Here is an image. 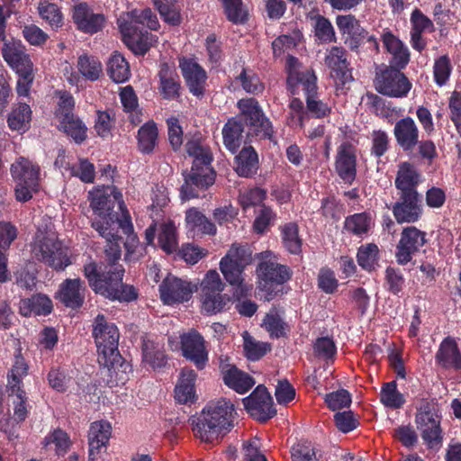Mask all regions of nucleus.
<instances>
[{
	"label": "nucleus",
	"mask_w": 461,
	"mask_h": 461,
	"mask_svg": "<svg viewBox=\"0 0 461 461\" xmlns=\"http://www.w3.org/2000/svg\"><path fill=\"white\" fill-rule=\"evenodd\" d=\"M91 226L106 240L104 249L107 265L104 268L98 267L95 262L84 266V276L87 279L91 289L97 294L111 301L130 303L138 298V290L131 285L123 284L124 267L118 264L122 250L120 240L122 238L112 228L104 226L101 221H92Z\"/></svg>",
	"instance_id": "1"
},
{
	"label": "nucleus",
	"mask_w": 461,
	"mask_h": 461,
	"mask_svg": "<svg viewBox=\"0 0 461 461\" xmlns=\"http://www.w3.org/2000/svg\"><path fill=\"white\" fill-rule=\"evenodd\" d=\"M185 149L193 158L191 169L183 172L184 184L180 188L181 199L187 201L199 197L201 192L212 186L215 182L216 172L212 166V151L200 139L188 140Z\"/></svg>",
	"instance_id": "2"
},
{
	"label": "nucleus",
	"mask_w": 461,
	"mask_h": 461,
	"mask_svg": "<svg viewBox=\"0 0 461 461\" xmlns=\"http://www.w3.org/2000/svg\"><path fill=\"white\" fill-rule=\"evenodd\" d=\"M420 175L410 162H402L394 180L398 200L390 207L398 224L417 222L422 216V196L418 192Z\"/></svg>",
	"instance_id": "3"
},
{
	"label": "nucleus",
	"mask_w": 461,
	"mask_h": 461,
	"mask_svg": "<svg viewBox=\"0 0 461 461\" xmlns=\"http://www.w3.org/2000/svg\"><path fill=\"white\" fill-rule=\"evenodd\" d=\"M234 405L221 398L210 402L199 416L190 419L194 435L205 443H213L233 428Z\"/></svg>",
	"instance_id": "4"
},
{
	"label": "nucleus",
	"mask_w": 461,
	"mask_h": 461,
	"mask_svg": "<svg viewBox=\"0 0 461 461\" xmlns=\"http://www.w3.org/2000/svg\"><path fill=\"white\" fill-rule=\"evenodd\" d=\"M269 250L257 254L259 262L256 267L258 288L264 293L265 300L271 301L283 292V285L288 282L293 272L286 265L271 258Z\"/></svg>",
	"instance_id": "5"
},
{
	"label": "nucleus",
	"mask_w": 461,
	"mask_h": 461,
	"mask_svg": "<svg viewBox=\"0 0 461 461\" xmlns=\"http://www.w3.org/2000/svg\"><path fill=\"white\" fill-rule=\"evenodd\" d=\"M252 261L250 249L241 244H232L220 261V270L224 279L234 287V295L246 296L252 285L245 282L243 275Z\"/></svg>",
	"instance_id": "6"
},
{
	"label": "nucleus",
	"mask_w": 461,
	"mask_h": 461,
	"mask_svg": "<svg viewBox=\"0 0 461 461\" xmlns=\"http://www.w3.org/2000/svg\"><path fill=\"white\" fill-rule=\"evenodd\" d=\"M442 413L438 401L422 399L415 413V424L429 448L439 447L443 442Z\"/></svg>",
	"instance_id": "7"
},
{
	"label": "nucleus",
	"mask_w": 461,
	"mask_h": 461,
	"mask_svg": "<svg viewBox=\"0 0 461 461\" xmlns=\"http://www.w3.org/2000/svg\"><path fill=\"white\" fill-rule=\"evenodd\" d=\"M90 207L105 227H111L118 220V211L125 210L122 193L113 185L97 187L89 192Z\"/></svg>",
	"instance_id": "8"
},
{
	"label": "nucleus",
	"mask_w": 461,
	"mask_h": 461,
	"mask_svg": "<svg viewBox=\"0 0 461 461\" xmlns=\"http://www.w3.org/2000/svg\"><path fill=\"white\" fill-rule=\"evenodd\" d=\"M11 175L15 183V197L27 202L39 189L40 167L28 158H18L11 166Z\"/></svg>",
	"instance_id": "9"
},
{
	"label": "nucleus",
	"mask_w": 461,
	"mask_h": 461,
	"mask_svg": "<svg viewBox=\"0 0 461 461\" xmlns=\"http://www.w3.org/2000/svg\"><path fill=\"white\" fill-rule=\"evenodd\" d=\"M225 284L216 270H209L200 284L202 310L208 315L225 310L230 302L228 294H222Z\"/></svg>",
	"instance_id": "10"
},
{
	"label": "nucleus",
	"mask_w": 461,
	"mask_h": 461,
	"mask_svg": "<svg viewBox=\"0 0 461 461\" xmlns=\"http://www.w3.org/2000/svg\"><path fill=\"white\" fill-rule=\"evenodd\" d=\"M404 68L384 66L375 73V90L385 96L404 98L410 93L412 84L402 71Z\"/></svg>",
	"instance_id": "11"
},
{
	"label": "nucleus",
	"mask_w": 461,
	"mask_h": 461,
	"mask_svg": "<svg viewBox=\"0 0 461 461\" xmlns=\"http://www.w3.org/2000/svg\"><path fill=\"white\" fill-rule=\"evenodd\" d=\"M240 110L238 115L242 119V122L252 128L258 135L263 139L271 140L274 135V129L271 122L264 114V112L257 99L242 98L237 103Z\"/></svg>",
	"instance_id": "12"
},
{
	"label": "nucleus",
	"mask_w": 461,
	"mask_h": 461,
	"mask_svg": "<svg viewBox=\"0 0 461 461\" xmlns=\"http://www.w3.org/2000/svg\"><path fill=\"white\" fill-rule=\"evenodd\" d=\"M35 258L55 270H64L71 261L61 242L53 236L44 235L33 248Z\"/></svg>",
	"instance_id": "13"
},
{
	"label": "nucleus",
	"mask_w": 461,
	"mask_h": 461,
	"mask_svg": "<svg viewBox=\"0 0 461 461\" xmlns=\"http://www.w3.org/2000/svg\"><path fill=\"white\" fill-rule=\"evenodd\" d=\"M93 336L95 338L98 357L105 359L106 355H113L118 349L119 330L117 326L106 320L103 314H98L93 325Z\"/></svg>",
	"instance_id": "14"
},
{
	"label": "nucleus",
	"mask_w": 461,
	"mask_h": 461,
	"mask_svg": "<svg viewBox=\"0 0 461 461\" xmlns=\"http://www.w3.org/2000/svg\"><path fill=\"white\" fill-rule=\"evenodd\" d=\"M242 402L246 411L259 422L264 423L276 414L272 396L264 385H258Z\"/></svg>",
	"instance_id": "15"
},
{
	"label": "nucleus",
	"mask_w": 461,
	"mask_h": 461,
	"mask_svg": "<svg viewBox=\"0 0 461 461\" xmlns=\"http://www.w3.org/2000/svg\"><path fill=\"white\" fill-rule=\"evenodd\" d=\"M426 236L427 233L425 231L419 230L415 226L403 228L395 249L397 263L404 266L411 262L412 257L427 243Z\"/></svg>",
	"instance_id": "16"
},
{
	"label": "nucleus",
	"mask_w": 461,
	"mask_h": 461,
	"mask_svg": "<svg viewBox=\"0 0 461 461\" xmlns=\"http://www.w3.org/2000/svg\"><path fill=\"white\" fill-rule=\"evenodd\" d=\"M180 344L183 357L194 363L198 370H203L209 361L203 337L191 330L180 336Z\"/></svg>",
	"instance_id": "17"
},
{
	"label": "nucleus",
	"mask_w": 461,
	"mask_h": 461,
	"mask_svg": "<svg viewBox=\"0 0 461 461\" xmlns=\"http://www.w3.org/2000/svg\"><path fill=\"white\" fill-rule=\"evenodd\" d=\"M179 68L189 92L197 98L205 94L207 73L205 69L192 58L179 59Z\"/></svg>",
	"instance_id": "18"
},
{
	"label": "nucleus",
	"mask_w": 461,
	"mask_h": 461,
	"mask_svg": "<svg viewBox=\"0 0 461 461\" xmlns=\"http://www.w3.org/2000/svg\"><path fill=\"white\" fill-rule=\"evenodd\" d=\"M325 64L330 69V77L339 87H343L353 80L352 71L348 61V53L343 47L333 46L328 51Z\"/></svg>",
	"instance_id": "19"
},
{
	"label": "nucleus",
	"mask_w": 461,
	"mask_h": 461,
	"mask_svg": "<svg viewBox=\"0 0 461 461\" xmlns=\"http://www.w3.org/2000/svg\"><path fill=\"white\" fill-rule=\"evenodd\" d=\"M72 20L78 31L90 35L101 32L106 23L104 14L95 13L86 3L74 5Z\"/></svg>",
	"instance_id": "20"
},
{
	"label": "nucleus",
	"mask_w": 461,
	"mask_h": 461,
	"mask_svg": "<svg viewBox=\"0 0 461 461\" xmlns=\"http://www.w3.org/2000/svg\"><path fill=\"white\" fill-rule=\"evenodd\" d=\"M120 30L129 49L139 56H144L157 41V36L136 24L122 23Z\"/></svg>",
	"instance_id": "21"
},
{
	"label": "nucleus",
	"mask_w": 461,
	"mask_h": 461,
	"mask_svg": "<svg viewBox=\"0 0 461 461\" xmlns=\"http://www.w3.org/2000/svg\"><path fill=\"white\" fill-rule=\"evenodd\" d=\"M335 171L347 185H352L357 177L356 148L348 141L342 142L335 156Z\"/></svg>",
	"instance_id": "22"
},
{
	"label": "nucleus",
	"mask_w": 461,
	"mask_h": 461,
	"mask_svg": "<svg viewBox=\"0 0 461 461\" xmlns=\"http://www.w3.org/2000/svg\"><path fill=\"white\" fill-rule=\"evenodd\" d=\"M336 24L339 32L343 35H347L345 44L351 51L358 53L360 46L368 37V31L352 14L338 15Z\"/></svg>",
	"instance_id": "23"
},
{
	"label": "nucleus",
	"mask_w": 461,
	"mask_h": 461,
	"mask_svg": "<svg viewBox=\"0 0 461 461\" xmlns=\"http://www.w3.org/2000/svg\"><path fill=\"white\" fill-rule=\"evenodd\" d=\"M161 301L167 305L187 302L193 294L191 284L168 275L159 285Z\"/></svg>",
	"instance_id": "24"
},
{
	"label": "nucleus",
	"mask_w": 461,
	"mask_h": 461,
	"mask_svg": "<svg viewBox=\"0 0 461 461\" xmlns=\"http://www.w3.org/2000/svg\"><path fill=\"white\" fill-rule=\"evenodd\" d=\"M106 357L105 359L98 357V363L107 368L108 383L112 386L123 385L132 372L131 365L122 357L118 349Z\"/></svg>",
	"instance_id": "25"
},
{
	"label": "nucleus",
	"mask_w": 461,
	"mask_h": 461,
	"mask_svg": "<svg viewBox=\"0 0 461 461\" xmlns=\"http://www.w3.org/2000/svg\"><path fill=\"white\" fill-rule=\"evenodd\" d=\"M112 434V426L106 420L91 423L88 431V461H98L102 451H105Z\"/></svg>",
	"instance_id": "26"
},
{
	"label": "nucleus",
	"mask_w": 461,
	"mask_h": 461,
	"mask_svg": "<svg viewBox=\"0 0 461 461\" xmlns=\"http://www.w3.org/2000/svg\"><path fill=\"white\" fill-rule=\"evenodd\" d=\"M84 285V281L80 278L64 280L56 293V299L68 308L73 310L81 308L85 302Z\"/></svg>",
	"instance_id": "27"
},
{
	"label": "nucleus",
	"mask_w": 461,
	"mask_h": 461,
	"mask_svg": "<svg viewBox=\"0 0 461 461\" xmlns=\"http://www.w3.org/2000/svg\"><path fill=\"white\" fill-rule=\"evenodd\" d=\"M419 134L418 126L410 116L398 120L394 124L393 135L396 143L404 152H412L419 143Z\"/></svg>",
	"instance_id": "28"
},
{
	"label": "nucleus",
	"mask_w": 461,
	"mask_h": 461,
	"mask_svg": "<svg viewBox=\"0 0 461 461\" xmlns=\"http://www.w3.org/2000/svg\"><path fill=\"white\" fill-rule=\"evenodd\" d=\"M158 93L165 100H177L181 95V81L175 68L167 63L160 64L158 73Z\"/></svg>",
	"instance_id": "29"
},
{
	"label": "nucleus",
	"mask_w": 461,
	"mask_h": 461,
	"mask_svg": "<svg viewBox=\"0 0 461 461\" xmlns=\"http://www.w3.org/2000/svg\"><path fill=\"white\" fill-rule=\"evenodd\" d=\"M381 39L384 49L392 56L388 67L405 68L411 59L408 47L391 31L384 32Z\"/></svg>",
	"instance_id": "30"
},
{
	"label": "nucleus",
	"mask_w": 461,
	"mask_h": 461,
	"mask_svg": "<svg viewBox=\"0 0 461 461\" xmlns=\"http://www.w3.org/2000/svg\"><path fill=\"white\" fill-rule=\"evenodd\" d=\"M435 362L443 369L461 370V352L454 338L448 336L440 342Z\"/></svg>",
	"instance_id": "31"
},
{
	"label": "nucleus",
	"mask_w": 461,
	"mask_h": 461,
	"mask_svg": "<svg viewBox=\"0 0 461 461\" xmlns=\"http://www.w3.org/2000/svg\"><path fill=\"white\" fill-rule=\"evenodd\" d=\"M221 375L225 385L240 394L249 392L255 384L254 378L234 365L221 366Z\"/></svg>",
	"instance_id": "32"
},
{
	"label": "nucleus",
	"mask_w": 461,
	"mask_h": 461,
	"mask_svg": "<svg viewBox=\"0 0 461 461\" xmlns=\"http://www.w3.org/2000/svg\"><path fill=\"white\" fill-rule=\"evenodd\" d=\"M185 227L188 232L203 235H215L217 228L198 208L191 207L185 211Z\"/></svg>",
	"instance_id": "33"
},
{
	"label": "nucleus",
	"mask_w": 461,
	"mask_h": 461,
	"mask_svg": "<svg viewBox=\"0 0 461 461\" xmlns=\"http://www.w3.org/2000/svg\"><path fill=\"white\" fill-rule=\"evenodd\" d=\"M258 168V156L251 146L244 147L234 158V170L239 176L253 177Z\"/></svg>",
	"instance_id": "34"
},
{
	"label": "nucleus",
	"mask_w": 461,
	"mask_h": 461,
	"mask_svg": "<svg viewBox=\"0 0 461 461\" xmlns=\"http://www.w3.org/2000/svg\"><path fill=\"white\" fill-rule=\"evenodd\" d=\"M244 123L239 116L230 118L222 128V139L225 148L235 154L244 142Z\"/></svg>",
	"instance_id": "35"
},
{
	"label": "nucleus",
	"mask_w": 461,
	"mask_h": 461,
	"mask_svg": "<svg viewBox=\"0 0 461 461\" xmlns=\"http://www.w3.org/2000/svg\"><path fill=\"white\" fill-rule=\"evenodd\" d=\"M2 52L4 59L18 75H33L32 62L23 50L5 44Z\"/></svg>",
	"instance_id": "36"
},
{
	"label": "nucleus",
	"mask_w": 461,
	"mask_h": 461,
	"mask_svg": "<svg viewBox=\"0 0 461 461\" xmlns=\"http://www.w3.org/2000/svg\"><path fill=\"white\" fill-rule=\"evenodd\" d=\"M141 350L143 362L154 370H161L167 365V357L159 343L146 337L142 338Z\"/></svg>",
	"instance_id": "37"
},
{
	"label": "nucleus",
	"mask_w": 461,
	"mask_h": 461,
	"mask_svg": "<svg viewBox=\"0 0 461 461\" xmlns=\"http://www.w3.org/2000/svg\"><path fill=\"white\" fill-rule=\"evenodd\" d=\"M197 374L190 368H183L179 381L175 388V399L177 402L185 404L194 402L195 389L194 383Z\"/></svg>",
	"instance_id": "38"
},
{
	"label": "nucleus",
	"mask_w": 461,
	"mask_h": 461,
	"mask_svg": "<svg viewBox=\"0 0 461 461\" xmlns=\"http://www.w3.org/2000/svg\"><path fill=\"white\" fill-rule=\"evenodd\" d=\"M52 311V302L45 294H38L20 302V313L23 316L48 315Z\"/></svg>",
	"instance_id": "39"
},
{
	"label": "nucleus",
	"mask_w": 461,
	"mask_h": 461,
	"mask_svg": "<svg viewBox=\"0 0 461 461\" xmlns=\"http://www.w3.org/2000/svg\"><path fill=\"white\" fill-rule=\"evenodd\" d=\"M29 365L19 352L14 356L12 367L7 373V391L23 390V378L28 375Z\"/></svg>",
	"instance_id": "40"
},
{
	"label": "nucleus",
	"mask_w": 461,
	"mask_h": 461,
	"mask_svg": "<svg viewBox=\"0 0 461 461\" xmlns=\"http://www.w3.org/2000/svg\"><path fill=\"white\" fill-rule=\"evenodd\" d=\"M280 237L284 248L292 255L302 253L303 239L299 235L296 222H288L279 227Z\"/></svg>",
	"instance_id": "41"
},
{
	"label": "nucleus",
	"mask_w": 461,
	"mask_h": 461,
	"mask_svg": "<svg viewBox=\"0 0 461 461\" xmlns=\"http://www.w3.org/2000/svg\"><path fill=\"white\" fill-rule=\"evenodd\" d=\"M158 131L153 121L144 123L138 131V149L142 154H151L157 145Z\"/></svg>",
	"instance_id": "42"
},
{
	"label": "nucleus",
	"mask_w": 461,
	"mask_h": 461,
	"mask_svg": "<svg viewBox=\"0 0 461 461\" xmlns=\"http://www.w3.org/2000/svg\"><path fill=\"white\" fill-rule=\"evenodd\" d=\"M32 110L25 103H19L7 117V124L12 131H26L30 128Z\"/></svg>",
	"instance_id": "43"
},
{
	"label": "nucleus",
	"mask_w": 461,
	"mask_h": 461,
	"mask_svg": "<svg viewBox=\"0 0 461 461\" xmlns=\"http://www.w3.org/2000/svg\"><path fill=\"white\" fill-rule=\"evenodd\" d=\"M373 225V218L370 212H363L346 217L344 229L353 235L362 237L366 235Z\"/></svg>",
	"instance_id": "44"
},
{
	"label": "nucleus",
	"mask_w": 461,
	"mask_h": 461,
	"mask_svg": "<svg viewBox=\"0 0 461 461\" xmlns=\"http://www.w3.org/2000/svg\"><path fill=\"white\" fill-rule=\"evenodd\" d=\"M59 122L64 132L71 137L77 144H81L87 138V127L77 115L70 114L62 117Z\"/></svg>",
	"instance_id": "45"
},
{
	"label": "nucleus",
	"mask_w": 461,
	"mask_h": 461,
	"mask_svg": "<svg viewBox=\"0 0 461 461\" xmlns=\"http://www.w3.org/2000/svg\"><path fill=\"white\" fill-rule=\"evenodd\" d=\"M107 73L115 83H122L129 79L130 66L125 58L119 52H114L109 59Z\"/></svg>",
	"instance_id": "46"
},
{
	"label": "nucleus",
	"mask_w": 461,
	"mask_h": 461,
	"mask_svg": "<svg viewBox=\"0 0 461 461\" xmlns=\"http://www.w3.org/2000/svg\"><path fill=\"white\" fill-rule=\"evenodd\" d=\"M38 12L42 20H44L52 29H59L63 25V14L59 6L49 0H41L38 5Z\"/></svg>",
	"instance_id": "47"
},
{
	"label": "nucleus",
	"mask_w": 461,
	"mask_h": 461,
	"mask_svg": "<svg viewBox=\"0 0 461 461\" xmlns=\"http://www.w3.org/2000/svg\"><path fill=\"white\" fill-rule=\"evenodd\" d=\"M77 68L87 80L96 81L102 73V63L94 56L83 54L77 59Z\"/></svg>",
	"instance_id": "48"
},
{
	"label": "nucleus",
	"mask_w": 461,
	"mask_h": 461,
	"mask_svg": "<svg viewBox=\"0 0 461 461\" xmlns=\"http://www.w3.org/2000/svg\"><path fill=\"white\" fill-rule=\"evenodd\" d=\"M381 402L388 408L399 409L405 403V399L402 393L397 389L396 381L384 383L382 386L380 393Z\"/></svg>",
	"instance_id": "49"
},
{
	"label": "nucleus",
	"mask_w": 461,
	"mask_h": 461,
	"mask_svg": "<svg viewBox=\"0 0 461 461\" xmlns=\"http://www.w3.org/2000/svg\"><path fill=\"white\" fill-rule=\"evenodd\" d=\"M222 7L227 20L233 24H245L249 21L242 0H222Z\"/></svg>",
	"instance_id": "50"
},
{
	"label": "nucleus",
	"mask_w": 461,
	"mask_h": 461,
	"mask_svg": "<svg viewBox=\"0 0 461 461\" xmlns=\"http://www.w3.org/2000/svg\"><path fill=\"white\" fill-rule=\"evenodd\" d=\"M237 80L240 82L242 88L249 94L260 95L265 90V85L258 75L252 69L243 68Z\"/></svg>",
	"instance_id": "51"
},
{
	"label": "nucleus",
	"mask_w": 461,
	"mask_h": 461,
	"mask_svg": "<svg viewBox=\"0 0 461 461\" xmlns=\"http://www.w3.org/2000/svg\"><path fill=\"white\" fill-rule=\"evenodd\" d=\"M378 247L375 243L362 245L357 249V264L366 271L375 270L378 261Z\"/></svg>",
	"instance_id": "52"
},
{
	"label": "nucleus",
	"mask_w": 461,
	"mask_h": 461,
	"mask_svg": "<svg viewBox=\"0 0 461 461\" xmlns=\"http://www.w3.org/2000/svg\"><path fill=\"white\" fill-rule=\"evenodd\" d=\"M453 67L450 58L445 54L434 60L433 78L435 84L442 87L447 85L452 74Z\"/></svg>",
	"instance_id": "53"
},
{
	"label": "nucleus",
	"mask_w": 461,
	"mask_h": 461,
	"mask_svg": "<svg viewBox=\"0 0 461 461\" xmlns=\"http://www.w3.org/2000/svg\"><path fill=\"white\" fill-rule=\"evenodd\" d=\"M384 289L393 295H399L405 287V278L400 268L387 267L384 272Z\"/></svg>",
	"instance_id": "54"
},
{
	"label": "nucleus",
	"mask_w": 461,
	"mask_h": 461,
	"mask_svg": "<svg viewBox=\"0 0 461 461\" xmlns=\"http://www.w3.org/2000/svg\"><path fill=\"white\" fill-rule=\"evenodd\" d=\"M160 249L167 254H172L178 247L176 230L172 222L164 223L161 226L158 237Z\"/></svg>",
	"instance_id": "55"
},
{
	"label": "nucleus",
	"mask_w": 461,
	"mask_h": 461,
	"mask_svg": "<svg viewBox=\"0 0 461 461\" xmlns=\"http://www.w3.org/2000/svg\"><path fill=\"white\" fill-rule=\"evenodd\" d=\"M176 1L155 0L154 4L163 19V21L171 26H177L182 22L179 9L175 5Z\"/></svg>",
	"instance_id": "56"
},
{
	"label": "nucleus",
	"mask_w": 461,
	"mask_h": 461,
	"mask_svg": "<svg viewBox=\"0 0 461 461\" xmlns=\"http://www.w3.org/2000/svg\"><path fill=\"white\" fill-rule=\"evenodd\" d=\"M131 18L132 20L130 23L136 24L140 28L141 25L146 26L151 31H158L160 26L156 14L150 8H145L140 11L133 10L131 12Z\"/></svg>",
	"instance_id": "57"
},
{
	"label": "nucleus",
	"mask_w": 461,
	"mask_h": 461,
	"mask_svg": "<svg viewBox=\"0 0 461 461\" xmlns=\"http://www.w3.org/2000/svg\"><path fill=\"white\" fill-rule=\"evenodd\" d=\"M7 392L10 396H15V399L13 401L14 420L17 423H21L26 420L29 413L27 393L24 389Z\"/></svg>",
	"instance_id": "58"
},
{
	"label": "nucleus",
	"mask_w": 461,
	"mask_h": 461,
	"mask_svg": "<svg viewBox=\"0 0 461 461\" xmlns=\"http://www.w3.org/2000/svg\"><path fill=\"white\" fill-rule=\"evenodd\" d=\"M115 119L112 111H96L94 129L99 137L106 138L110 135Z\"/></svg>",
	"instance_id": "59"
},
{
	"label": "nucleus",
	"mask_w": 461,
	"mask_h": 461,
	"mask_svg": "<svg viewBox=\"0 0 461 461\" xmlns=\"http://www.w3.org/2000/svg\"><path fill=\"white\" fill-rule=\"evenodd\" d=\"M276 214L275 212L265 204L258 210L253 222V230L258 234L265 233L268 228L273 224Z\"/></svg>",
	"instance_id": "60"
},
{
	"label": "nucleus",
	"mask_w": 461,
	"mask_h": 461,
	"mask_svg": "<svg viewBox=\"0 0 461 461\" xmlns=\"http://www.w3.org/2000/svg\"><path fill=\"white\" fill-rule=\"evenodd\" d=\"M44 444L46 446L54 444L56 453L59 456H63L70 447V439L64 430L57 429L45 437Z\"/></svg>",
	"instance_id": "61"
},
{
	"label": "nucleus",
	"mask_w": 461,
	"mask_h": 461,
	"mask_svg": "<svg viewBox=\"0 0 461 461\" xmlns=\"http://www.w3.org/2000/svg\"><path fill=\"white\" fill-rule=\"evenodd\" d=\"M317 282L318 287L328 294L335 293L339 286V281L336 278L334 271L327 267L320 269Z\"/></svg>",
	"instance_id": "62"
},
{
	"label": "nucleus",
	"mask_w": 461,
	"mask_h": 461,
	"mask_svg": "<svg viewBox=\"0 0 461 461\" xmlns=\"http://www.w3.org/2000/svg\"><path fill=\"white\" fill-rule=\"evenodd\" d=\"M325 402L331 411H337L348 407L351 403V395L348 391L340 389L325 395Z\"/></svg>",
	"instance_id": "63"
},
{
	"label": "nucleus",
	"mask_w": 461,
	"mask_h": 461,
	"mask_svg": "<svg viewBox=\"0 0 461 461\" xmlns=\"http://www.w3.org/2000/svg\"><path fill=\"white\" fill-rule=\"evenodd\" d=\"M291 457L292 461H315L317 453L311 442H301L292 447Z\"/></svg>",
	"instance_id": "64"
}]
</instances>
